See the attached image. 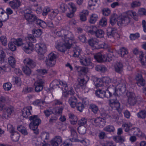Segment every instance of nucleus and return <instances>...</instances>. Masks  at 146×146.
<instances>
[{
	"label": "nucleus",
	"instance_id": "obj_1",
	"mask_svg": "<svg viewBox=\"0 0 146 146\" xmlns=\"http://www.w3.org/2000/svg\"><path fill=\"white\" fill-rule=\"evenodd\" d=\"M29 119L31 121V122L29 125L30 129L33 130V133L35 135H32L33 139V143L35 144L36 145H38L37 143V135L39 134V131L38 129V127L41 122L40 119L37 115H34L29 117Z\"/></svg>",
	"mask_w": 146,
	"mask_h": 146
},
{
	"label": "nucleus",
	"instance_id": "obj_2",
	"mask_svg": "<svg viewBox=\"0 0 146 146\" xmlns=\"http://www.w3.org/2000/svg\"><path fill=\"white\" fill-rule=\"evenodd\" d=\"M24 16L28 23L31 24L33 22H35L36 25L42 28H44L46 26V24L44 21L37 19L35 15L30 13V12L27 13L25 11Z\"/></svg>",
	"mask_w": 146,
	"mask_h": 146
},
{
	"label": "nucleus",
	"instance_id": "obj_3",
	"mask_svg": "<svg viewBox=\"0 0 146 146\" xmlns=\"http://www.w3.org/2000/svg\"><path fill=\"white\" fill-rule=\"evenodd\" d=\"M33 35L29 34L28 35L26 39L29 40V43L27 44H22V49L26 53L29 54L31 53L33 49V45L32 42H36V39Z\"/></svg>",
	"mask_w": 146,
	"mask_h": 146
},
{
	"label": "nucleus",
	"instance_id": "obj_4",
	"mask_svg": "<svg viewBox=\"0 0 146 146\" xmlns=\"http://www.w3.org/2000/svg\"><path fill=\"white\" fill-rule=\"evenodd\" d=\"M64 42L71 47L73 44H75L76 41L74 35L70 32L66 31V33L65 34L63 38H62Z\"/></svg>",
	"mask_w": 146,
	"mask_h": 146
},
{
	"label": "nucleus",
	"instance_id": "obj_5",
	"mask_svg": "<svg viewBox=\"0 0 146 146\" xmlns=\"http://www.w3.org/2000/svg\"><path fill=\"white\" fill-rule=\"evenodd\" d=\"M35 49L39 54L41 55V57H39V59L43 60L44 58L43 54L46 50V45L43 43L36 44L35 46Z\"/></svg>",
	"mask_w": 146,
	"mask_h": 146
},
{
	"label": "nucleus",
	"instance_id": "obj_6",
	"mask_svg": "<svg viewBox=\"0 0 146 146\" xmlns=\"http://www.w3.org/2000/svg\"><path fill=\"white\" fill-rule=\"evenodd\" d=\"M125 81L121 80V83H119L117 86V88L114 95L118 96L119 95H122L124 93L126 90V85Z\"/></svg>",
	"mask_w": 146,
	"mask_h": 146
},
{
	"label": "nucleus",
	"instance_id": "obj_7",
	"mask_svg": "<svg viewBox=\"0 0 146 146\" xmlns=\"http://www.w3.org/2000/svg\"><path fill=\"white\" fill-rule=\"evenodd\" d=\"M131 21V19L127 16H119L117 19V23L119 26L128 25Z\"/></svg>",
	"mask_w": 146,
	"mask_h": 146
},
{
	"label": "nucleus",
	"instance_id": "obj_8",
	"mask_svg": "<svg viewBox=\"0 0 146 146\" xmlns=\"http://www.w3.org/2000/svg\"><path fill=\"white\" fill-rule=\"evenodd\" d=\"M57 57L56 55L54 53L52 52L50 53L45 60L46 65L51 67L53 66L56 62Z\"/></svg>",
	"mask_w": 146,
	"mask_h": 146
},
{
	"label": "nucleus",
	"instance_id": "obj_9",
	"mask_svg": "<svg viewBox=\"0 0 146 146\" xmlns=\"http://www.w3.org/2000/svg\"><path fill=\"white\" fill-rule=\"evenodd\" d=\"M22 40L21 38L15 40L13 42H10L8 44L9 48L12 51H15L16 50V48L15 45L18 46H21L22 47Z\"/></svg>",
	"mask_w": 146,
	"mask_h": 146
},
{
	"label": "nucleus",
	"instance_id": "obj_10",
	"mask_svg": "<svg viewBox=\"0 0 146 146\" xmlns=\"http://www.w3.org/2000/svg\"><path fill=\"white\" fill-rule=\"evenodd\" d=\"M107 35L109 37L118 38L120 37L117 29L115 28L109 27L107 29Z\"/></svg>",
	"mask_w": 146,
	"mask_h": 146
},
{
	"label": "nucleus",
	"instance_id": "obj_11",
	"mask_svg": "<svg viewBox=\"0 0 146 146\" xmlns=\"http://www.w3.org/2000/svg\"><path fill=\"white\" fill-rule=\"evenodd\" d=\"M109 105L112 108H115L119 113H121L122 111V109L120 107L119 102L117 100H109Z\"/></svg>",
	"mask_w": 146,
	"mask_h": 146
},
{
	"label": "nucleus",
	"instance_id": "obj_12",
	"mask_svg": "<svg viewBox=\"0 0 146 146\" xmlns=\"http://www.w3.org/2000/svg\"><path fill=\"white\" fill-rule=\"evenodd\" d=\"M96 27H93L92 30L88 31L89 33L93 34H94L98 38H101L104 36V33L102 30L98 29L96 30Z\"/></svg>",
	"mask_w": 146,
	"mask_h": 146
},
{
	"label": "nucleus",
	"instance_id": "obj_13",
	"mask_svg": "<svg viewBox=\"0 0 146 146\" xmlns=\"http://www.w3.org/2000/svg\"><path fill=\"white\" fill-rule=\"evenodd\" d=\"M44 82L42 79L36 80L34 83L35 91L38 93L41 91L43 89Z\"/></svg>",
	"mask_w": 146,
	"mask_h": 146
},
{
	"label": "nucleus",
	"instance_id": "obj_14",
	"mask_svg": "<svg viewBox=\"0 0 146 146\" xmlns=\"http://www.w3.org/2000/svg\"><path fill=\"white\" fill-rule=\"evenodd\" d=\"M94 58L98 62H101L105 61L108 60V58H110V60L108 61L111 60L112 59V57L110 56V58L108 56L107 57H106L105 55L102 54L101 53H98L94 55Z\"/></svg>",
	"mask_w": 146,
	"mask_h": 146
},
{
	"label": "nucleus",
	"instance_id": "obj_15",
	"mask_svg": "<svg viewBox=\"0 0 146 146\" xmlns=\"http://www.w3.org/2000/svg\"><path fill=\"white\" fill-rule=\"evenodd\" d=\"M95 48H104L106 49L108 52L112 53H113L114 51L110 46L108 45L105 42L100 43L98 42V44L96 46Z\"/></svg>",
	"mask_w": 146,
	"mask_h": 146
},
{
	"label": "nucleus",
	"instance_id": "obj_16",
	"mask_svg": "<svg viewBox=\"0 0 146 146\" xmlns=\"http://www.w3.org/2000/svg\"><path fill=\"white\" fill-rule=\"evenodd\" d=\"M127 95L128 98V103L131 105H134L136 104V102L135 94L131 92H129Z\"/></svg>",
	"mask_w": 146,
	"mask_h": 146
},
{
	"label": "nucleus",
	"instance_id": "obj_17",
	"mask_svg": "<svg viewBox=\"0 0 146 146\" xmlns=\"http://www.w3.org/2000/svg\"><path fill=\"white\" fill-rule=\"evenodd\" d=\"M71 47L65 42L63 44L60 43L58 44L56 46V48L59 51L64 52L67 49H70Z\"/></svg>",
	"mask_w": 146,
	"mask_h": 146
},
{
	"label": "nucleus",
	"instance_id": "obj_18",
	"mask_svg": "<svg viewBox=\"0 0 146 146\" xmlns=\"http://www.w3.org/2000/svg\"><path fill=\"white\" fill-rule=\"evenodd\" d=\"M117 86L113 85H110L108 87L107 89L108 91L107 93L108 95L106 96V98H110L113 94L114 95L115 94V92L117 88Z\"/></svg>",
	"mask_w": 146,
	"mask_h": 146
},
{
	"label": "nucleus",
	"instance_id": "obj_19",
	"mask_svg": "<svg viewBox=\"0 0 146 146\" xmlns=\"http://www.w3.org/2000/svg\"><path fill=\"white\" fill-rule=\"evenodd\" d=\"M62 141L61 137L59 136H56L50 141L51 145L52 146H58Z\"/></svg>",
	"mask_w": 146,
	"mask_h": 146
},
{
	"label": "nucleus",
	"instance_id": "obj_20",
	"mask_svg": "<svg viewBox=\"0 0 146 146\" xmlns=\"http://www.w3.org/2000/svg\"><path fill=\"white\" fill-rule=\"evenodd\" d=\"M137 80V83L139 86H143L144 85L145 83V80L143 78L141 74L138 72L135 78Z\"/></svg>",
	"mask_w": 146,
	"mask_h": 146
},
{
	"label": "nucleus",
	"instance_id": "obj_21",
	"mask_svg": "<svg viewBox=\"0 0 146 146\" xmlns=\"http://www.w3.org/2000/svg\"><path fill=\"white\" fill-rule=\"evenodd\" d=\"M32 107L31 106L24 108L22 110V114L23 117L26 118H28L31 114V111L32 110Z\"/></svg>",
	"mask_w": 146,
	"mask_h": 146
},
{
	"label": "nucleus",
	"instance_id": "obj_22",
	"mask_svg": "<svg viewBox=\"0 0 146 146\" xmlns=\"http://www.w3.org/2000/svg\"><path fill=\"white\" fill-rule=\"evenodd\" d=\"M24 63L26 66L31 68L35 67L36 65V63L31 59L27 58L24 60Z\"/></svg>",
	"mask_w": 146,
	"mask_h": 146
},
{
	"label": "nucleus",
	"instance_id": "obj_23",
	"mask_svg": "<svg viewBox=\"0 0 146 146\" xmlns=\"http://www.w3.org/2000/svg\"><path fill=\"white\" fill-rule=\"evenodd\" d=\"M69 5L70 7L69 10L71 11L70 13H67L66 15L68 17L71 18L74 16V13L76 11V8L75 5L72 3H69Z\"/></svg>",
	"mask_w": 146,
	"mask_h": 146
},
{
	"label": "nucleus",
	"instance_id": "obj_24",
	"mask_svg": "<svg viewBox=\"0 0 146 146\" xmlns=\"http://www.w3.org/2000/svg\"><path fill=\"white\" fill-rule=\"evenodd\" d=\"M80 62L81 64L85 66H91L92 65V62L90 58H80Z\"/></svg>",
	"mask_w": 146,
	"mask_h": 146
},
{
	"label": "nucleus",
	"instance_id": "obj_25",
	"mask_svg": "<svg viewBox=\"0 0 146 146\" xmlns=\"http://www.w3.org/2000/svg\"><path fill=\"white\" fill-rule=\"evenodd\" d=\"M94 121L96 125L98 127H102L105 125V122L104 119H102L101 118H97L94 119Z\"/></svg>",
	"mask_w": 146,
	"mask_h": 146
},
{
	"label": "nucleus",
	"instance_id": "obj_26",
	"mask_svg": "<svg viewBox=\"0 0 146 146\" xmlns=\"http://www.w3.org/2000/svg\"><path fill=\"white\" fill-rule=\"evenodd\" d=\"M9 5L13 9H17L19 7L20 2L19 0H13L10 2Z\"/></svg>",
	"mask_w": 146,
	"mask_h": 146
},
{
	"label": "nucleus",
	"instance_id": "obj_27",
	"mask_svg": "<svg viewBox=\"0 0 146 146\" xmlns=\"http://www.w3.org/2000/svg\"><path fill=\"white\" fill-rule=\"evenodd\" d=\"M98 42V40L96 38H92L88 40V43L89 45L92 47H94L95 48Z\"/></svg>",
	"mask_w": 146,
	"mask_h": 146
},
{
	"label": "nucleus",
	"instance_id": "obj_28",
	"mask_svg": "<svg viewBox=\"0 0 146 146\" xmlns=\"http://www.w3.org/2000/svg\"><path fill=\"white\" fill-rule=\"evenodd\" d=\"M78 83L77 87L78 88L84 89L86 86V82L84 78H79L78 79Z\"/></svg>",
	"mask_w": 146,
	"mask_h": 146
},
{
	"label": "nucleus",
	"instance_id": "obj_29",
	"mask_svg": "<svg viewBox=\"0 0 146 146\" xmlns=\"http://www.w3.org/2000/svg\"><path fill=\"white\" fill-rule=\"evenodd\" d=\"M77 99L74 96H72L70 98L68 102L71 107L74 108L76 105L77 104Z\"/></svg>",
	"mask_w": 146,
	"mask_h": 146
},
{
	"label": "nucleus",
	"instance_id": "obj_30",
	"mask_svg": "<svg viewBox=\"0 0 146 146\" xmlns=\"http://www.w3.org/2000/svg\"><path fill=\"white\" fill-rule=\"evenodd\" d=\"M92 80L96 87H99L102 86V82L101 79L96 77L93 76L92 78Z\"/></svg>",
	"mask_w": 146,
	"mask_h": 146
},
{
	"label": "nucleus",
	"instance_id": "obj_31",
	"mask_svg": "<svg viewBox=\"0 0 146 146\" xmlns=\"http://www.w3.org/2000/svg\"><path fill=\"white\" fill-rule=\"evenodd\" d=\"M95 94L97 96L101 98H103L105 97H106L107 95H108L107 93L106 94V92L100 89L96 90Z\"/></svg>",
	"mask_w": 146,
	"mask_h": 146
},
{
	"label": "nucleus",
	"instance_id": "obj_32",
	"mask_svg": "<svg viewBox=\"0 0 146 146\" xmlns=\"http://www.w3.org/2000/svg\"><path fill=\"white\" fill-rule=\"evenodd\" d=\"M61 81L57 80H54L50 84L51 88L54 89L57 87L59 88V87H60V84H61L60 82H61Z\"/></svg>",
	"mask_w": 146,
	"mask_h": 146
},
{
	"label": "nucleus",
	"instance_id": "obj_33",
	"mask_svg": "<svg viewBox=\"0 0 146 146\" xmlns=\"http://www.w3.org/2000/svg\"><path fill=\"white\" fill-rule=\"evenodd\" d=\"M122 64L120 62L117 63L114 66L115 71L119 73H121L123 70Z\"/></svg>",
	"mask_w": 146,
	"mask_h": 146
},
{
	"label": "nucleus",
	"instance_id": "obj_34",
	"mask_svg": "<svg viewBox=\"0 0 146 146\" xmlns=\"http://www.w3.org/2000/svg\"><path fill=\"white\" fill-rule=\"evenodd\" d=\"M98 0H90L88 2L89 8L92 10L95 9L94 7L98 5Z\"/></svg>",
	"mask_w": 146,
	"mask_h": 146
},
{
	"label": "nucleus",
	"instance_id": "obj_35",
	"mask_svg": "<svg viewBox=\"0 0 146 146\" xmlns=\"http://www.w3.org/2000/svg\"><path fill=\"white\" fill-rule=\"evenodd\" d=\"M11 137L12 141L15 142L17 141L19 139V134L18 133L15 132V131H14L13 133H11Z\"/></svg>",
	"mask_w": 146,
	"mask_h": 146
},
{
	"label": "nucleus",
	"instance_id": "obj_36",
	"mask_svg": "<svg viewBox=\"0 0 146 146\" xmlns=\"http://www.w3.org/2000/svg\"><path fill=\"white\" fill-rule=\"evenodd\" d=\"M78 72L81 74H86L88 71V70L87 68L84 67H79L77 68Z\"/></svg>",
	"mask_w": 146,
	"mask_h": 146
},
{
	"label": "nucleus",
	"instance_id": "obj_37",
	"mask_svg": "<svg viewBox=\"0 0 146 146\" xmlns=\"http://www.w3.org/2000/svg\"><path fill=\"white\" fill-rule=\"evenodd\" d=\"M118 17L116 14H114L111 15L110 20V23L112 25H114L117 22V19Z\"/></svg>",
	"mask_w": 146,
	"mask_h": 146
},
{
	"label": "nucleus",
	"instance_id": "obj_38",
	"mask_svg": "<svg viewBox=\"0 0 146 146\" xmlns=\"http://www.w3.org/2000/svg\"><path fill=\"white\" fill-rule=\"evenodd\" d=\"M70 130L71 132V136L72 137V139L73 141H75L77 139V133L75 130L72 127H70Z\"/></svg>",
	"mask_w": 146,
	"mask_h": 146
},
{
	"label": "nucleus",
	"instance_id": "obj_39",
	"mask_svg": "<svg viewBox=\"0 0 146 146\" xmlns=\"http://www.w3.org/2000/svg\"><path fill=\"white\" fill-rule=\"evenodd\" d=\"M126 16H130L133 17L135 20H138V18L136 17V13L132 11H128L127 13V15H126Z\"/></svg>",
	"mask_w": 146,
	"mask_h": 146
},
{
	"label": "nucleus",
	"instance_id": "obj_40",
	"mask_svg": "<svg viewBox=\"0 0 146 146\" xmlns=\"http://www.w3.org/2000/svg\"><path fill=\"white\" fill-rule=\"evenodd\" d=\"M33 35L36 37H39L41 35L42 32L41 29H34L32 31Z\"/></svg>",
	"mask_w": 146,
	"mask_h": 146
},
{
	"label": "nucleus",
	"instance_id": "obj_41",
	"mask_svg": "<svg viewBox=\"0 0 146 146\" xmlns=\"http://www.w3.org/2000/svg\"><path fill=\"white\" fill-rule=\"evenodd\" d=\"M17 130L21 132L24 135H27L28 132L25 127L23 126L20 125L18 126L17 127Z\"/></svg>",
	"mask_w": 146,
	"mask_h": 146
},
{
	"label": "nucleus",
	"instance_id": "obj_42",
	"mask_svg": "<svg viewBox=\"0 0 146 146\" xmlns=\"http://www.w3.org/2000/svg\"><path fill=\"white\" fill-rule=\"evenodd\" d=\"M137 115L138 118L144 119L146 117V111L141 110L137 113Z\"/></svg>",
	"mask_w": 146,
	"mask_h": 146
},
{
	"label": "nucleus",
	"instance_id": "obj_43",
	"mask_svg": "<svg viewBox=\"0 0 146 146\" xmlns=\"http://www.w3.org/2000/svg\"><path fill=\"white\" fill-rule=\"evenodd\" d=\"M139 58L141 62L142 65H145L146 64V56L144 54L141 53L139 54Z\"/></svg>",
	"mask_w": 146,
	"mask_h": 146
},
{
	"label": "nucleus",
	"instance_id": "obj_44",
	"mask_svg": "<svg viewBox=\"0 0 146 146\" xmlns=\"http://www.w3.org/2000/svg\"><path fill=\"white\" fill-rule=\"evenodd\" d=\"M113 139L117 142L122 143L125 140V139L124 137L119 135L114 137Z\"/></svg>",
	"mask_w": 146,
	"mask_h": 146
},
{
	"label": "nucleus",
	"instance_id": "obj_45",
	"mask_svg": "<svg viewBox=\"0 0 146 146\" xmlns=\"http://www.w3.org/2000/svg\"><path fill=\"white\" fill-rule=\"evenodd\" d=\"M9 64L12 68H14L15 66V60L13 56H10L8 58Z\"/></svg>",
	"mask_w": 146,
	"mask_h": 146
},
{
	"label": "nucleus",
	"instance_id": "obj_46",
	"mask_svg": "<svg viewBox=\"0 0 146 146\" xmlns=\"http://www.w3.org/2000/svg\"><path fill=\"white\" fill-rule=\"evenodd\" d=\"M101 80L102 82V86L103 85H104V84H105L107 86V84H108L111 82L110 78L109 77H104L101 79Z\"/></svg>",
	"mask_w": 146,
	"mask_h": 146
},
{
	"label": "nucleus",
	"instance_id": "obj_47",
	"mask_svg": "<svg viewBox=\"0 0 146 146\" xmlns=\"http://www.w3.org/2000/svg\"><path fill=\"white\" fill-rule=\"evenodd\" d=\"M6 13L5 12L4 13H5V14L3 16L6 19H8L9 18V15H11L13 13V11L10 8H8L7 9Z\"/></svg>",
	"mask_w": 146,
	"mask_h": 146
},
{
	"label": "nucleus",
	"instance_id": "obj_48",
	"mask_svg": "<svg viewBox=\"0 0 146 146\" xmlns=\"http://www.w3.org/2000/svg\"><path fill=\"white\" fill-rule=\"evenodd\" d=\"M50 12V13L49 14V16L51 19H52L55 17L58 13V11L57 10H52Z\"/></svg>",
	"mask_w": 146,
	"mask_h": 146
},
{
	"label": "nucleus",
	"instance_id": "obj_49",
	"mask_svg": "<svg viewBox=\"0 0 146 146\" xmlns=\"http://www.w3.org/2000/svg\"><path fill=\"white\" fill-rule=\"evenodd\" d=\"M75 141L76 142H80L82 143L84 145L87 146L90 144V141L86 139H77Z\"/></svg>",
	"mask_w": 146,
	"mask_h": 146
},
{
	"label": "nucleus",
	"instance_id": "obj_50",
	"mask_svg": "<svg viewBox=\"0 0 146 146\" xmlns=\"http://www.w3.org/2000/svg\"><path fill=\"white\" fill-rule=\"evenodd\" d=\"M98 18L97 15L95 14H92L90 17V22L91 23H95Z\"/></svg>",
	"mask_w": 146,
	"mask_h": 146
},
{
	"label": "nucleus",
	"instance_id": "obj_51",
	"mask_svg": "<svg viewBox=\"0 0 146 146\" xmlns=\"http://www.w3.org/2000/svg\"><path fill=\"white\" fill-rule=\"evenodd\" d=\"M78 130L80 134L84 135L86 133V128L84 126H80L78 128Z\"/></svg>",
	"mask_w": 146,
	"mask_h": 146
},
{
	"label": "nucleus",
	"instance_id": "obj_52",
	"mask_svg": "<svg viewBox=\"0 0 146 146\" xmlns=\"http://www.w3.org/2000/svg\"><path fill=\"white\" fill-rule=\"evenodd\" d=\"M23 70L24 72L27 75H29L31 74V70L27 66L23 67Z\"/></svg>",
	"mask_w": 146,
	"mask_h": 146
},
{
	"label": "nucleus",
	"instance_id": "obj_53",
	"mask_svg": "<svg viewBox=\"0 0 146 146\" xmlns=\"http://www.w3.org/2000/svg\"><path fill=\"white\" fill-rule=\"evenodd\" d=\"M96 70L98 71H100L102 72H104L106 70L105 66L103 65H98L96 66Z\"/></svg>",
	"mask_w": 146,
	"mask_h": 146
},
{
	"label": "nucleus",
	"instance_id": "obj_54",
	"mask_svg": "<svg viewBox=\"0 0 146 146\" xmlns=\"http://www.w3.org/2000/svg\"><path fill=\"white\" fill-rule=\"evenodd\" d=\"M63 108L62 107H57L54 108V112L56 115L61 114L63 110Z\"/></svg>",
	"mask_w": 146,
	"mask_h": 146
},
{
	"label": "nucleus",
	"instance_id": "obj_55",
	"mask_svg": "<svg viewBox=\"0 0 146 146\" xmlns=\"http://www.w3.org/2000/svg\"><path fill=\"white\" fill-rule=\"evenodd\" d=\"M104 130L107 132H113L115 130V128L113 126L109 125L105 127Z\"/></svg>",
	"mask_w": 146,
	"mask_h": 146
},
{
	"label": "nucleus",
	"instance_id": "obj_56",
	"mask_svg": "<svg viewBox=\"0 0 146 146\" xmlns=\"http://www.w3.org/2000/svg\"><path fill=\"white\" fill-rule=\"evenodd\" d=\"M86 119L84 117L82 118L78 121V123L80 126H84L86 123Z\"/></svg>",
	"mask_w": 146,
	"mask_h": 146
},
{
	"label": "nucleus",
	"instance_id": "obj_57",
	"mask_svg": "<svg viewBox=\"0 0 146 146\" xmlns=\"http://www.w3.org/2000/svg\"><path fill=\"white\" fill-rule=\"evenodd\" d=\"M81 50L78 48H75L73 50L74 54L73 56L76 57H78L80 55Z\"/></svg>",
	"mask_w": 146,
	"mask_h": 146
},
{
	"label": "nucleus",
	"instance_id": "obj_58",
	"mask_svg": "<svg viewBox=\"0 0 146 146\" xmlns=\"http://www.w3.org/2000/svg\"><path fill=\"white\" fill-rule=\"evenodd\" d=\"M90 108L94 113H96L98 111V106L94 104H91L90 105Z\"/></svg>",
	"mask_w": 146,
	"mask_h": 146
},
{
	"label": "nucleus",
	"instance_id": "obj_59",
	"mask_svg": "<svg viewBox=\"0 0 146 146\" xmlns=\"http://www.w3.org/2000/svg\"><path fill=\"white\" fill-rule=\"evenodd\" d=\"M4 110L7 113H8L9 114L11 115L14 111V108L13 107L10 106L9 107H6L5 109Z\"/></svg>",
	"mask_w": 146,
	"mask_h": 146
},
{
	"label": "nucleus",
	"instance_id": "obj_60",
	"mask_svg": "<svg viewBox=\"0 0 146 146\" xmlns=\"http://www.w3.org/2000/svg\"><path fill=\"white\" fill-rule=\"evenodd\" d=\"M0 40L2 44L6 46L7 43V40L6 37L5 36H2L0 37Z\"/></svg>",
	"mask_w": 146,
	"mask_h": 146
},
{
	"label": "nucleus",
	"instance_id": "obj_61",
	"mask_svg": "<svg viewBox=\"0 0 146 146\" xmlns=\"http://www.w3.org/2000/svg\"><path fill=\"white\" fill-rule=\"evenodd\" d=\"M33 90V89L31 87H25L23 90L22 92L24 94L31 92Z\"/></svg>",
	"mask_w": 146,
	"mask_h": 146
},
{
	"label": "nucleus",
	"instance_id": "obj_62",
	"mask_svg": "<svg viewBox=\"0 0 146 146\" xmlns=\"http://www.w3.org/2000/svg\"><path fill=\"white\" fill-rule=\"evenodd\" d=\"M60 83V87H59V88H61L62 90L64 91L67 90L68 89V86L66 84L65 82H63L62 81H61Z\"/></svg>",
	"mask_w": 146,
	"mask_h": 146
},
{
	"label": "nucleus",
	"instance_id": "obj_63",
	"mask_svg": "<svg viewBox=\"0 0 146 146\" xmlns=\"http://www.w3.org/2000/svg\"><path fill=\"white\" fill-rule=\"evenodd\" d=\"M140 37L139 34L138 33H136L135 34H130L129 36L130 39L131 40H135Z\"/></svg>",
	"mask_w": 146,
	"mask_h": 146
},
{
	"label": "nucleus",
	"instance_id": "obj_64",
	"mask_svg": "<svg viewBox=\"0 0 146 146\" xmlns=\"http://www.w3.org/2000/svg\"><path fill=\"white\" fill-rule=\"evenodd\" d=\"M107 24V19L105 17L102 18L99 22V25L102 27H105Z\"/></svg>",
	"mask_w": 146,
	"mask_h": 146
}]
</instances>
